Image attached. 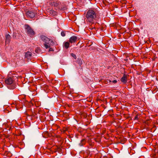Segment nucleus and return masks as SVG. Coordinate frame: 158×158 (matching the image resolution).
I'll return each instance as SVG.
<instances>
[{"mask_svg": "<svg viewBox=\"0 0 158 158\" xmlns=\"http://www.w3.org/2000/svg\"><path fill=\"white\" fill-rule=\"evenodd\" d=\"M85 17L87 21L90 23H94V20L99 19L98 11L94 8L88 10L86 14Z\"/></svg>", "mask_w": 158, "mask_h": 158, "instance_id": "1", "label": "nucleus"}, {"mask_svg": "<svg viewBox=\"0 0 158 158\" xmlns=\"http://www.w3.org/2000/svg\"><path fill=\"white\" fill-rule=\"evenodd\" d=\"M40 38L41 40L44 42V45L46 49L50 48L51 45H53L54 44V42L52 39H50L44 35H41Z\"/></svg>", "mask_w": 158, "mask_h": 158, "instance_id": "2", "label": "nucleus"}, {"mask_svg": "<svg viewBox=\"0 0 158 158\" xmlns=\"http://www.w3.org/2000/svg\"><path fill=\"white\" fill-rule=\"evenodd\" d=\"M5 82L6 84L10 85L9 88L10 89H13L16 87L15 81L13 80V78L11 77L7 78L5 80Z\"/></svg>", "mask_w": 158, "mask_h": 158, "instance_id": "3", "label": "nucleus"}, {"mask_svg": "<svg viewBox=\"0 0 158 158\" xmlns=\"http://www.w3.org/2000/svg\"><path fill=\"white\" fill-rule=\"evenodd\" d=\"M25 28L27 33L30 36L35 35V32L31 27L28 25H25Z\"/></svg>", "mask_w": 158, "mask_h": 158, "instance_id": "4", "label": "nucleus"}, {"mask_svg": "<svg viewBox=\"0 0 158 158\" xmlns=\"http://www.w3.org/2000/svg\"><path fill=\"white\" fill-rule=\"evenodd\" d=\"M35 13L32 11H28L26 13V15L28 18L32 19L35 15Z\"/></svg>", "mask_w": 158, "mask_h": 158, "instance_id": "5", "label": "nucleus"}, {"mask_svg": "<svg viewBox=\"0 0 158 158\" xmlns=\"http://www.w3.org/2000/svg\"><path fill=\"white\" fill-rule=\"evenodd\" d=\"M77 39V37L76 36H73L70 38L69 42L71 44L74 43L76 42Z\"/></svg>", "mask_w": 158, "mask_h": 158, "instance_id": "6", "label": "nucleus"}, {"mask_svg": "<svg viewBox=\"0 0 158 158\" xmlns=\"http://www.w3.org/2000/svg\"><path fill=\"white\" fill-rule=\"evenodd\" d=\"M128 76V75L124 74L123 76L121 79L120 80L121 82L124 83H126L127 82V79Z\"/></svg>", "mask_w": 158, "mask_h": 158, "instance_id": "7", "label": "nucleus"}, {"mask_svg": "<svg viewBox=\"0 0 158 158\" xmlns=\"http://www.w3.org/2000/svg\"><path fill=\"white\" fill-rule=\"evenodd\" d=\"M11 39V36L9 34H7L6 35V41L5 43H9L10 42Z\"/></svg>", "mask_w": 158, "mask_h": 158, "instance_id": "8", "label": "nucleus"}, {"mask_svg": "<svg viewBox=\"0 0 158 158\" xmlns=\"http://www.w3.org/2000/svg\"><path fill=\"white\" fill-rule=\"evenodd\" d=\"M69 42L68 41L64 42L63 44V47L66 49H68L69 47Z\"/></svg>", "mask_w": 158, "mask_h": 158, "instance_id": "9", "label": "nucleus"}, {"mask_svg": "<svg viewBox=\"0 0 158 158\" xmlns=\"http://www.w3.org/2000/svg\"><path fill=\"white\" fill-rule=\"evenodd\" d=\"M31 56L32 53L31 52H27L25 53V57L27 58H30L31 57Z\"/></svg>", "mask_w": 158, "mask_h": 158, "instance_id": "10", "label": "nucleus"}, {"mask_svg": "<svg viewBox=\"0 0 158 158\" xmlns=\"http://www.w3.org/2000/svg\"><path fill=\"white\" fill-rule=\"evenodd\" d=\"M50 5L54 6H57L58 5V4L55 2H50L49 4Z\"/></svg>", "mask_w": 158, "mask_h": 158, "instance_id": "11", "label": "nucleus"}, {"mask_svg": "<svg viewBox=\"0 0 158 158\" xmlns=\"http://www.w3.org/2000/svg\"><path fill=\"white\" fill-rule=\"evenodd\" d=\"M85 143V139H82L81 142L79 143V145L81 146H83L84 145Z\"/></svg>", "mask_w": 158, "mask_h": 158, "instance_id": "12", "label": "nucleus"}, {"mask_svg": "<svg viewBox=\"0 0 158 158\" xmlns=\"http://www.w3.org/2000/svg\"><path fill=\"white\" fill-rule=\"evenodd\" d=\"M77 63L81 66L82 64V61L81 59H78L77 61Z\"/></svg>", "mask_w": 158, "mask_h": 158, "instance_id": "13", "label": "nucleus"}, {"mask_svg": "<svg viewBox=\"0 0 158 158\" xmlns=\"http://www.w3.org/2000/svg\"><path fill=\"white\" fill-rule=\"evenodd\" d=\"M138 116L139 115L138 114H136L134 118V120H138Z\"/></svg>", "mask_w": 158, "mask_h": 158, "instance_id": "14", "label": "nucleus"}, {"mask_svg": "<svg viewBox=\"0 0 158 158\" xmlns=\"http://www.w3.org/2000/svg\"><path fill=\"white\" fill-rule=\"evenodd\" d=\"M61 34L62 36H64L65 35V33L64 31H62L61 32Z\"/></svg>", "mask_w": 158, "mask_h": 158, "instance_id": "15", "label": "nucleus"}, {"mask_svg": "<svg viewBox=\"0 0 158 158\" xmlns=\"http://www.w3.org/2000/svg\"><path fill=\"white\" fill-rule=\"evenodd\" d=\"M71 56L73 57L75 59H76V55L73 53L71 54Z\"/></svg>", "mask_w": 158, "mask_h": 158, "instance_id": "16", "label": "nucleus"}, {"mask_svg": "<svg viewBox=\"0 0 158 158\" xmlns=\"http://www.w3.org/2000/svg\"><path fill=\"white\" fill-rule=\"evenodd\" d=\"M53 51V49L52 48H50L49 49V51Z\"/></svg>", "mask_w": 158, "mask_h": 158, "instance_id": "17", "label": "nucleus"}, {"mask_svg": "<svg viewBox=\"0 0 158 158\" xmlns=\"http://www.w3.org/2000/svg\"><path fill=\"white\" fill-rule=\"evenodd\" d=\"M112 82L114 83H116L117 82V81L116 80H114L112 81Z\"/></svg>", "mask_w": 158, "mask_h": 158, "instance_id": "18", "label": "nucleus"}, {"mask_svg": "<svg viewBox=\"0 0 158 158\" xmlns=\"http://www.w3.org/2000/svg\"><path fill=\"white\" fill-rule=\"evenodd\" d=\"M89 28L90 29H94V28H91V27H89Z\"/></svg>", "mask_w": 158, "mask_h": 158, "instance_id": "19", "label": "nucleus"}]
</instances>
